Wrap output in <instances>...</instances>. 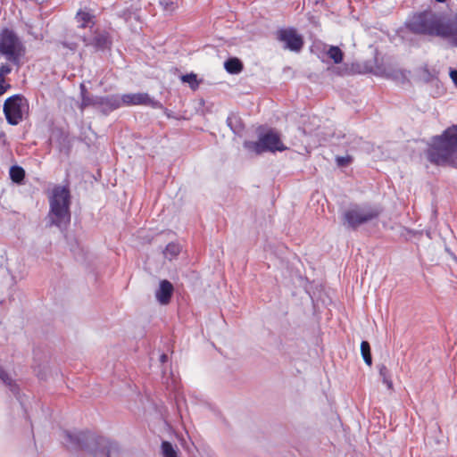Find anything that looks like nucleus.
I'll list each match as a JSON object with an SVG mask.
<instances>
[{
    "instance_id": "39448f33",
    "label": "nucleus",
    "mask_w": 457,
    "mask_h": 457,
    "mask_svg": "<svg viewBox=\"0 0 457 457\" xmlns=\"http://www.w3.org/2000/svg\"><path fill=\"white\" fill-rule=\"evenodd\" d=\"M382 209L378 205L354 204L343 213V223L349 228L356 229L358 227L378 218Z\"/></svg>"
},
{
    "instance_id": "aec40b11",
    "label": "nucleus",
    "mask_w": 457,
    "mask_h": 457,
    "mask_svg": "<svg viewBox=\"0 0 457 457\" xmlns=\"http://www.w3.org/2000/svg\"><path fill=\"white\" fill-rule=\"evenodd\" d=\"M361 356L363 358V361L368 366H371L372 364V358L370 353V346L369 342L362 341L361 344Z\"/></svg>"
},
{
    "instance_id": "412c9836",
    "label": "nucleus",
    "mask_w": 457,
    "mask_h": 457,
    "mask_svg": "<svg viewBox=\"0 0 457 457\" xmlns=\"http://www.w3.org/2000/svg\"><path fill=\"white\" fill-rule=\"evenodd\" d=\"M181 80L184 83H187L191 89L195 90L199 87V81L197 80L196 74L190 73L181 76Z\"/></svg>"
},
{
    "instance_id": "f8f14e48",
    "label": "nucleus",
    "mask_w": 457,
    "mask_h": 457,
    "mask_svg": "<svg viewBox=\"0 0 457 457\" xmlns=\"http://www.w3.org/2000/svg\"><path fill=\"white\" fill-rule=\"evenodd\" d=\"M81 40L87 46H91L95 50H103L108 45V38L105 34L100 32H95L90 37L83 36Z\"/></svg>"
},
{
    "instance_id": "cd10ccee",
    "label": "nucleus",
    "mask_w": 457,
    "mask_h": 457,
    "mask_svg": "<svg viewBox=\"0 0 457 457\" xmlns=\"http://www.w3.org/2000/svg\"><path fill=\"white\" fill-rule=\"evenodd\" d=\"M234 120L237 121V117H235V116H228V119H227V124L230 127V129H232V131L234 133H237V132H239V129H237V128L233 127V121Z\"/></svg>"
},
{
    "instance_id": "2f4dec72",
    "label": "nucleus",
    "mask_w": 457,
    "mask_h": 457,
    "mask_svg": "<svg viewBox=\"0 0 457 457\" xmlns=\"http://www.w3.org/2000/svg\"><path fill=\"white\" fill-rule=\"evenodd\" d=\"M167 360H168V356H167L165 353H162V354L161 355V357H160V361H161V362L164 363V362H166V361H167Z\"/></svg>"
},
{
    "instance_id": "6e6552de",
    "label": "nucleus",
    "mask_w": 457,
    "mask_h": 457,
    "mask_svg": "<svg viewBox=\"0 0 457 457\" xmlns=\"http://www.w3.org/2000/svg\"><path fill=\"white\" fill-rule=\"evenodd\" d=\"M277 39L284 43V48L292 52H300L303 46V38L293 28L281 29L277 32Z\"/></svg>"
},
{
    "instance_id": "a878e982",
    "label": "nucleus",
    "mask_w": 457,
    "mask_h": 457,
    "mask_svg": "<svg viewBox=\"0 0 457 457\" xmlns=\"http://www.w3.org/2000/svg\"><path fill=\"white\" fill-rule=\"evenodd\" d=\"M122 16L126 22H131L132 20L137 21L138 16L136 12L128 11L123 12Z\"/></svg>"
},
{
    "instance_id": "0eeeda50",
    "label": "nucleus",
    "mask_w": 457,
    "mask_h": 457,
    "mask_svg": "<svg viewBox=\"0 0 457 457\" xmlns=\"http://www.w3.org/2000/svg\"><path fill=\"white\" fill-rule=\"evenodd\" d=\"M29 108L28 101L21 95L7 98L4 104V113L11 125H17L22 120L23 112Z\"/></svg>"
},
{
    "instance_id": "4be33fe9",
    "label": "nucleus",
    "mask_w": 457,
    "mask_h": 457,
    "mask_svg": "<svg viewBox=\"0 0 457 457\" xmlns=\"http://www.w3.org/2000/svg\"><path fill=\"white\" fill-rule=\"evenodd\" d=\"M161 450L164 457H176V450L168 441H162Z\"/></svg>"
},
{
    "instance_id": "7ed1b4c3",
    "label": "nucleus",
    "mask_w": 457,
    "mask_h": 457,
    "mask_svg": "<svg viewBox=\"0 0 457 457\" xmlns=\"http://www.w3.org/2000/svg\"><path fill=\"white\" fill-rule=\"evenodd\" d=\"M71 195L66 187L56 186L49 196V212L47 219L50 226L65 228L71 221Z\"/></svg>"
},
{
    "instance_id": "473e14b6",
    "label": "nucleus",
    "mask_w": 457,
    "mask_h": 457,
    "mask_svg": "<svg viewBox=\"0 0 457 457\" xmlns=\"http://www.w3.org/2000/svg\"><path fill=\"white\" fill-rule=\"evenodd\" d=\"M165 113H166V115H167L168 117H170V113H168V111H167V110H165Z\"/></svg>"
},
{
    "instance_id": "c85d7f7f",
    "label": "nucleus",
    "mask_w": 457,
    "mask_h": 457,
    "mask_svg": "<svg viewBox=\"0 0 457 457\" xmlns=\"http://www.w3.org/2000/svg\"><path fill=\"white\" fill-rule=\"evenodd\" d=\"M349 158L348 157H337V162L339 166H345L349 163Z\"/></svg>"
},
{
    "instance_id": "423d86ee",
    "label": "nucleus",
    "mask_w": 457,
    "mask_h": 457,
    "mask_svg": "<svg viewBox=\"0 0 457 457\" xmlns=\"http://www.w3.org/2000/svg\"><path fill=\"white\" fill-rule=\"evenodd\" d=\"M0 53L12 62H18L23 54V46L18 37L9 29L0 33Z\"/></svg>"
},
{
    "instance_id": "393cba45",
    "label": "nucleus",
    "mask_w": 457,
    "mask_h": 457,
    "mask_svg": "<svg viewBox=\"0 0 457 457\" xmlns=\"http://www.w3.org/2000/svg\"><path fill=\"white\" fill-rule=\"evenodd\" d=\"M81 95H82V101H81V108L82 109L93 104L92 100L85 95V87L83 85H81Z\"/></svg>"
},
{
    "instance_id": "c756f323",
    "label": "nucleus",
    "mask_w": 457,
    "mask_h": 457,
    "mask_svg": "<svg viewBox=\"0 0 457 457\" xmlns=\"http://www.w3.org/2000/svg\"><path fill=\"white\" fill-rule=\"evenodd\" d=\"M8 87L10 86L5 84L4 79H0V95L4 94Z\"/></svg>"
},
{
    "instance_id": "6ab92c4d",
    "label": "nucleus",
    "mask_w": 457,
    "mask_h": 457,
    "mask_svg": "<svg viewBox=\"0 0 457 457\" xmlns=\"http://www.w3.org/2000/svg\"><path fill=\"white\" fill-rule=\"evenodd\" d=\"M378 372H379V375L382 378V381L385 385H386V386L388 387V389H392L393 388V382L391 380V377H390V372L388 370V369L386 367V365L384 364H381L378 366Z\"/></svg>"
},
{
    "instance_id": "7c9ffc66",
    "label": "nucleus",
    "mask_w": 457,
    "mask_h": 457,
    "mask_svg": "<svg viewBox=\"0 0 457 457\" xmlns=\"http://www.w3.org/2000/svg\"><path fill=\"white\" fill-rule=\"evenodd\" d=\"M450 77L453 79V83L457 86V71H451Z\"/></svg>"
},
{
    "instance_id": "f03ea898",
    "label": "nucleus",
    "mask_w": 457,
    "mask_h": 457,
    "mask_svg": "<svg viewBox=\"0 0 457 457\" xmlns=\"http://www.w3.org/2000/svg\"><path fill=\"white\" fill-rule=\"evenodd\" d=\"M427 157L436 165L457 168V125L447 129L441 136L433 137L427 150Z\"/></svg>"
},
{
    "instance_id": "dca6fc26",
    "label": "nucleus",
    "mask_w": 457,
    "mask_h": 457,
    "mask_svg": "<svg viewBox=\"0 0 457 457\" xmlns=\"http://www.w3.org/2000/svg\"><path fill=\"white\" fill-rule=\"evenodd\" d=\"M181 251V246L177 243H170L165 247V250L163 251V254L166 259L171 261L172 259L176 258Z\"/></svg>"
},
{
    "instance_id": "a211bd4d",
    "label": "nucleus",
    "mask_w": 457,
    "mask_h": 457,
    "mask_svg": "<svg viewBox=\"0 0 457 457\" xmlns=\"http://www.w3.org/2000/svg\"><path fill=\"white\" fill-rule=\"evenodd\" d=\"M9 173L11 179L15 183H21L25 177V171L20 166H12Z\"/></svg>"
},
{
    "instance_id": "1a4fd4ad",
    "label": "nucleus",
    "mask_w": 457,
    "mask_h": 457,
    "mask_svg": "<svg viewBox=\"0 0 457 457\" xmlns=\"http://www.w3.org/2000/svg\"><path fill=\"white\" fill-rule=\"evenodd\" d=\"M121 102L125 105H145L154 109H162V104L153 99L147 93H131L121 96Z\"/></svg>"
},
{
    "instance_id": "b1692460",
    "label": "nucleus",
    "mask_w": 457,
    "mask_h": 457,
    "mask_svg": "<svg viewBox=\"0 0 457 457\" xmlns=\"http://www.w3.org/2000/svg\"><path fill=\"white\" fill-rule=\"evenodd\" d=\"M160 4L167 12H173L177 6L175 0H160Z\"/></svg>"
},
{
    "instance_id": "9d476101",
    "label": "nucleus",
    "mask_w": 457,
    "mask_h": 457,
    "mask_svg": "<svg viewBox=\"0 0 457 457\" xmlns=\"http://www.w3.org/2000/svg\"><path fill=\"white\" fill-rule=\"evenodd\" d=\"M261 137L262 138V143L264 144L266 151L281 152L286 149V146L283 145L279 136L277 133L270 131Z\"/></svg>"
},
{
    "instance_id": "9b49d317",
    "label": "nucleus",
    "mask_w": 457,
    "mask_h": 457,
    "mask_svg": "<svg viewBox=\"0 0 457 457\" xmlns=\"http://www.w3.org/2000/svg\"><path fill=\"white\" fill-rule=\"evenodd\" d=\"M173 290V286L170 281L166 279L162 280L158 289L155 291V297L158 303L163 305L168 304L172 296Z\"/></svg>"
},
{
    "instance_id": "4468645a",
    "label": "nucleus",
    "mask_w": 457,
    "mask_h": 457,
    "mask_svg": "<svg viewBox=\"0 0 457 457\" xmlns=\"http://www.w3.org/2000/svg\"><path fill=\"white\" fill-rule=\"evenodd\" d=\"M224 67L230 74H238L243 70V64L237 58H229L225 62Z\"/></svg>"
},
{
    "instance_id": "2eb2a0df",
    "label": "nucleus",
    "mask_w": 457,
    "mask_h": 457,
    "mask_svg": "<svg viewBox=\"0 0 457 457\" xmlns=\"http://www.w3.org/2000/svg\"><path fill=\"white\" fill-rule=\"evenodd\" d=\"M245 148H246L250 152H253L256 154H260L263 152H266L264 144L262 143V138L260 137L259 141H245L244 143Z\"/></svg>"
},
{
    "instance_id": "bb28decb",
    "label": "nucleus",
    "mask_w": 457,
    "mask_h": 457,
    "mask_svg": "<svg viewBox=\"0 0 457 457\" xmlns=\"http://www.w3.org/2000/svg\"><path fill=\"white\" fill-rule=\"evenodd\" d=\"M12 71V68L7 64H2L0 66V79H4V76Z\"/></svg>"
},
{
    "instance_id": "20e7f679",
    "label": "nucleus",
    "mask_w": 457,
    "mask_h": 457,
    "mask_svg": "<svg viewBox=\"0 0 457 457\" xmlns=\"http://www.w3.org/2000/svg\"><path fill=\"white\" fill-rule=\"evenodd\" d=\"M64 442L66 445L72 449H83L87 453L95 455L110 456L108 443L104 437H98L90 433H70L65 431Z\"/></svg>"
},
{
    "instance_id": "f3484780",
    "label": "nucleus",
    "mask_w": 457,
    "mask_h": 457,
    "mask_svg": "<svg viewBox=\"0 0 457 457\" xmlns=\"http://www.w3.org/2000/svg\"><path fill=\"white\" fill-rule=\"evenodd\" d=\"M327 54L336 64L341 63L343 61L344 54L338 46H331L327 51Z\"/></svg>"
},
{
    "instance_id": "ddd939ff",
    "label": "nucleus",
    "mask_w": 457,
    "mask_h": 457,
    "mask_svg": "<svg viewBox=\"0 0 457 457\" xmlns=\"http://www.w3.org/2000/svg\"><path fill=\"white\" fill-rule=\"evenodd\" d=\"M94 19V14L90 10L87 8L79 9L75 15V21L78 24V27L83 29L92 28V26L95 24Z\"/></svg>"
},
{
    "instance_id": "5701e85b",
    "label": "nucleus",
    "mask_w": 457,
    "mask_h": 457,
    "mask_svg": "<svg viewBox=\"0 0 457 457\" xmlns=\"http://www.w3.org/2000/svg\"><path fill=\"white\" fill-rule=\"evenodd\" d=\"M0 378L3 382L10 386V389L15 393L16 392V385L12 383V378L8 376V374L4 371V370L0 366Z\"/></svg>"
},
{
    "instance_id": "f257e3e1",
    "label": "nucleus",
    "mask_w": 457,
    "mask_h": 457,
    "mask_svg": "<svg viewBox=\"0 0 457 457\" xmlns=\"http://www.w3.org/2000/svg\"><path fill=\"white\" fill-rule=\"evenodd\" d=\"M406 27L415 34L450 39L452 46H457V14L444 16L432 11H424L410 17Z\"/></svg>"
}]
</instances>
